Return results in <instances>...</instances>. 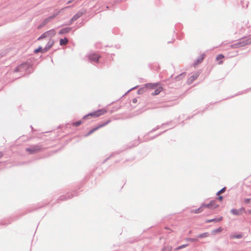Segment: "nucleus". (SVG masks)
Masks as SVG:
<instances>
[{
	"label": "nucleus",
	"mask_w": 251,
	"mask_h": 251,
	"mask_svg": "<svg viewBox=\"0 0 251 251\" xmlns=\"http://www.w3.org/2000/svg\"><path fill=\"white\" fill-rule=\"evenodd\" d=\"M205 56V54L202 53L200 56H199L194 62V66H196V65H198L199 64L201 63L203 60L204 59Z\"/></svg>",
	"instance_id": "10"
},
{
	"label": "nucleus",
	"mask_w": 251,
	"mask_h": 251,
	"mask_svg": "<svg viewBox=\"0 0 251 251\" xmlns=\"http://www.w3.org/2000/svg\"><path fill=\"white\" fill-rule=\"evenodd\" d=\"M230 212L234 215H236V216H238V215H241V213L239 211V209H232L231 210H230Z\"/></svg>",
	"instance_id": "18"
},
{
	"label": "nucleus",
	"mask_w": 251,
	"mask_h": 251,
	"mask_svg": "<svg viewBox=\"0 0 251 251\" xmlns=\"http://www.w3.org/2000/svg\"><path fill=\"white\" fill-rule=\"evenodd\" d=\"M74 0H69L67 2V4H69L70 3H71Z\"/></svg>",
	"instance_id": "41"
},
{
	"label": "nucleus",
	"mask_w": 251,
	"mask_h": 251,
	"mask_svg": "<svg viewBox=\"0 0 251 251\" xmlns=\"http://www.w3.org/2000/svg\"><path fill=\"white\" fill-rule=\"evenodd\" d=\"M216 201L215 200H212L210 201L209 203L207 204H202V206L205 208H210L212 206L214 207V208L218 207V205L216 204Z\"/></svg>",
	"instance_id": "8"
},
{
	"label": "nucleus",
	"mask_w": 251,
	"mask_h": 251,
	"mask_svg": "<svg viewBox=\"0 0 251 251\" xmlns=\"http://www.w3.org/2000/svg\"><path fill=\"white\" fill-rule=\"evenodd\" d=\"M109 122H110V120H108V121H107L105 122H103V123L100 124L99 125L97 126L96 127L93 128L91 130H90V131L88 133L87 135H89L91 134L92 133H93L94 131H95L96 130H98L100 128H101V127L106 126V125H107Z\"/></svg>",
	"instance_id": "7"
},
{
	"label": "nucleus",
	"mask_w": 251,
	"mask_h": 251,
	"mask_svg": "<svg viewBox=\"0 0 251 251\" xmlns=\"http://www.w3.org/2000/svg\"><path fill=\"white\" fill-rule=\"evenodd\" d=\"M53 32H54V30L53 29H51L50 30L44 32V33H43L38 38V40H39L42 39L43 38H45L46 37H49L50 35V32H53Z\"/></svg>",
	"instance_id": "11"
},
{
	"label": "nucleus",
	"mask_w": 251,
	"mask_h": 251,
	"mask_svg": "<svg viewBox=\"0 0 251 251\" xmlns=\"http://www.w3.org/2000/svg\"><path fill=\"white\" fill-rule=\"evenodd\" d=\"M41 149V146L39 145H32L29 148H26L25 150L27 152L30 154L35 153L39 151Z\"/></svg>",
	"instance_id": "3"
},
{
	"label": "nucleus",
	"mask_w": 251,
	"mask_h": 251,
	"mask_svg": "<svg viewBox=\"0 0 251 251\" xmlns=\"http://www.w3.org/2000/svg\"><path fill=\"white\" fill-rule=\"evenodd\" d=\"M29 67V65L27 63H24L19 66L15 68L14 72H26L27 69Z\"/></svg>",
	"instance_id": "4"
},
{
	"label": "nucleus",
	"mask_w": 251,
	"mask_h": 251,
	"mask_svg": "<svg viewBox=\"0 0 251 251\" xmlns=\"http://www.w3.org/2000/svg\"><path fill=\"white\" fill-rule=\"evenodd\" d=\"M223 199V196H219V197L217 198V199H218V200H220V201H222Z\"/></svg>",
	"instance_id": "38"
},
{
	"label": "nucleus",
	"mask_w": 251,
	"mask_h": 251,
	"mask_svg": "<svg viewBox=\"0 0 251 251\" xmlns=\"http://www.w3.org/2000/svg\"><path fill=\"white\" fill-rule=\"evenodd\" d=\"M251 44V37L243 38L231 45V48H239Z\"/></svg>",
	"instance_id": "1"
},
{
	"label": "nucleus",
	"mask_w": 251,
	"mask_h": 251,
	"mask_svg": "<svg viewBox=\"0 0 251 251\" xmlns=\"http://www.w3.org/2000/svg\"><path fill=\"white\" fill-rule=\"evenodd\" d=\"M81 123H82L81 121H78L74 123L73 125L75 126H78L79 125H80L81 124Z\"/></svg>",
	"instance_id": "28"
},
{
	"label": "nucleus",
	"mask_w": 251,
	"mask_h": 251,
	"mask_svg": "<svg viewBox=\"0 0 251 251\" xmlns=\"http://www.w3.org/2000/svg\"><path fill=\"white\" fill-rule=\"evenodd\" d=\"M239 209V211H240V212L241 213V214L243 213H245L246 212V210H245V208L244 207H241Z\"/></svg>",
	"instance_id": "32"
},
{
	"label": "nucleus",
	"mask_w": 251,
	"mask_h": 251,
	"mask_svg": "<svg viewBox=\"0 0 251 251\" xmlns=\"http://www.w3.org/2000/svg\"><path fill=\"white\" fill-rule=\"evenodd\" d=\"M73 197V195L72 194L68 193L65 196H60L59 200L60 201H64V200H67L68 199H70L71 198H72Z\"/></svg>",
	"instance_id": "15"
},
{
	"label": "nucleus",
	"mask_w": 251,
	"mask_h": 251,
	"mask_svg": "<svg viewBox=\"0 0 251 251\" xmlns=\"http://www.w3.org/2000/svg\"><path fill=\"white\" fill-rule=\"evenodd\" d=\"M2 156V154L1 152H0V158H1Z\"/></svg>",
	"instance_id": "43"
},
{
	"label": "nucleus",
	"mask_w": 251,
	"mask_h": 251,
	"mask_svg": "<svg viewBox=\"0 0 251 251\" xmlns=\"http://www.w3.org/2000/svg\"><path fill=\"white\" fill-rule=\"evenodd\" d=\"M198 76H199V75L197 74L193 75L190 76V77L189 78V81H190V83H192L195 80H196L198 78Z\"/></svg>",
	"instance_id": "20"
},
{
	"label": "nucleus",
	"mask_w": 251,
	"mask_h": 251,
	"mask_svg": "<svg viewBox=\"0 0 251 251\" xmlns=\"http://www.w3.org/2000/svg\"><path fill=\"white\" fill-rule=\"evenodd\" d=\"M68 43V39L65 37L63 39H61L60 40V45L61 46L65 45Z\"/></svg>",
	"instance_id": "19"
},
{
	"label": "nucleus",
	"mask_w": 251,
	"mask_h": 251,
	"mask_svg": "<svg viewBox=\"0 0 251 251\" xmlns=\"http://www.w3.org/2000/svg\"><path fill=\"white\" fill-rule=\"evenodd\" d=\"M244 202L246 204H248L251 202V198H246L244 199Z\"/></svg>",
	"instance_id": "31"
},
{
	"label": "nucleus",
	"mask_w": 251,
	"mask_h": 251,
	"mask_svg": "<svg viewBox=\"0 0 251 251\" xmlns=\"http://www.w3.org/2000/svg\"><path fill=\"white\" fill-rule=\"evenodd\" d=\"M188 246V244H184V245H180L179 246H178V247H177L176 248V250H180L181 249H183L186 247H187Z\"/></svg>",
	"instance_id": "27"
},
{
	"label": "nucleus",
	"mask_w": 251,
	"mask_h": 251,
	"mask_svg": "<svg viewBox=\"0 0 251 251\" xmlns=\"http://www.w3.org/2000/svg\"><path fill=\"white\" fill-rule=\"evenodd\" d=\"M185 75V73H182L181 74L178 75L175 77V79L176 81H178L181 79L182 77H183Z\"/></svg>",
	"instance_id": "23"
},
{
	"label": "nucleus",
	"mask_w": 251,
	"mask_h": 251,
	"mask_svg": "<svg viewBox=\"0 0 251 251\" xmlns=\"http://www.w3.org/2000/svg\"><path fill=\"white\" fill-rule=\"evenodd\" d=\"M174 40H175V39H173V41H170H170H169V42H168V43H170L173 42Z\"/></svg>",
	"instance_id": "42"
},
{
	"label": "nucleus",
	"mask_w": 251,
	"mask_h": 251,
	"mask_svg": "<svg viewBox=\"0 0 251 251\" xmlns=\"http://www.w3.org/2000/svg\"><path fill=\"white\" fill-rule=\"evenodd\" d=\"M172 248L170 247H164L163 248L162 251H171Z\"/></svg>",
	"instance_id": "29"
},
{
	"label": "nucleus",
	"mask_w": 251,
	"mask_h": 251,
	"mask_svg": "<svg viewBox=\"0 0 251 251\" xmlns=\"http://www.w3.org/2000/svg\"><path fill=\"white\" fill-rule=\"evenodd\" d=\"M202 208H203V207L202 206V205H201V207H200L199 208H198L197 209L191 210V212L196 213V214L200 213L202 212Z\"/></svg>",
	"instance_id": "17"
},
{
	"label": "nucleus",
	"mask_w": 251,
	"mask_h": 251,
	"mask_svg": "<svg viewBox=\"0 0 251 251\" xmlns=\"http://www.w3.org/2000/svg\"><path fill=\"white\" fill-rule=\"evenodd\" d=\"M86 13L85 10L78 11L74 16L72 18V21H76L79 18L81 17L84 14Z\"/></svg>",
	"instance_id": "9"
},
{
	"label": "nucleus",
	"mask_w": 251,
	"mask_h": 251,
	"mask_svg": "<svg viewBox=\"0 0 251 251\" xmlns=\"http://www.w3.org/2000/svg\"><path fill=\"white\" fill-rule=\"evenodd\" d=\"M53 41H49L45 47L43 48V52H45L48 51L53 46Z\"/></svg>",
	"instance_id": "12"
},
{
	"label": "nucleus",
	"mask_w": 251,
	"mask_h": 251,
	"mask_svg": "<svg viewBox=\"0 0 251 251\" xmlns=\"http://www.w3.org/2000/svg\"><path fill=\"white\" fill-rule=\"evenodd\" d=\"M75 21H72V19L70 20L69 23L68 24V25H70L72 24L73 22Z\"/></svg>",
	"instance_id": "40"
},
{
	"label": "nucleus",
	"mask_w": 251,
	"mask_h": 251,
	"mask_svg": "<svg viewBox=\"0 0 251 251\" xmlns=\"http://www.w3.org/2000/svg\"><path fill=\"white\" fill-rule=\"evenodd\" d=\"M88 57L91 62L97 63L98 62L100 56L98 54L92 53L89 54Z\"/></svg>",
	"instance_id": "6"
},
{
	"label": "nucleus",
	"mask_w": 251,
	"mask_h": 251,
	"mask_svg": "<svg viewBox=\"0 0 251 251\" xmlns=\"http://www.w3.org/2000/svg\"><path fill=\"white\" fill-rule=\"evenodd\" d=\"M43 50H44L42 48V47H39L37 49H36L34 50V52L35 53L39 52L44 53Z\"/></svg>",
	"instance_id": "25"
},
{
	"label": "nucleus",
	"mask_w": 251,
	"mask_h": 251,
	"mask_svg": "<svg viewBox=\"0 0 251 251\" xmlns=\"http://www.w3.org/2000/svg\"><path fill=\"white\" fill-rule=\"evenodd\" d=\"M161 91L162 88L159 87L156 89L153 92H152L151 93V95L153 96L158 95L161 92Z\"/></svg>",
	"instance_id": "21"
},
{
	"label": "nucleus",
	"mask_w": 251,
	"mask_h": 251,
	"mask_svg": "<svg viewBox=\"0 0 251 251\" xmlns=\"http://www.w3.org/2000/svg\"><path fill=\"white\" fill-rule=\"evenodd\" d=\"M209 235L210 234L208 232H204L202 234H199V235L197 236V237L199 238H203L208 237Z\"/></svg>",
	"instance_id": "22"
},
{
	"label": "nucleus",
	"mask_w": 251,
	"mask_h": 251,
	"mask_svg": "<svg viewBox=\"0 0 251 251\" xmlns=\"http://www.w3.org/2000/svg\"><path fill=\"white\" fill-rule=\"evenodd\" d=\"M223 217H220L218 218H214V219H210V220H207L205 221V223H210V222H215V223H217V222H219L220 221H221L222 220H223Z\"/></svg>",
	"instance_id": "13"
},
{
	"label": "nucleus",
	"mask_w": 251,
	"mask_h": 251,
	"mask_svg": "<svg viewBox=\"0 0 251 251\" xmlns=\"http://www.w3.org/2000/svg\"><path fill=\"white\" fill-rule=\"evenodd\" d=\"M71 6H66L65 7V8H70L71 7Z\"/></svg>",
	"instance_id": "46"
},
{
	"label": "nucleus",
	"mask_w": 251,
	"mask_h": 251,
	"mask_svg": "<svg viewBox=\"0 0 251 251\" xmlns=\"http://www.w3.org/2000/svg\"><path fill=\"white\" fill-rule=\"evenodd\" d=\"M72 30V27H65L64 28L61 29L59 32V34H66L68 32H69Z\"/></svg>",
	"instance_id": "14"
},
{
	"label": "nucleus",
	"mask_w": 251,
	"mask_h": 251,
	"mask_svg": "<svg viewBox=\"0 0 251 251\" xmlns=\"http://www.w3.org/2000/svg\"><path fill=\"white\" fill-rule=\"evenodd\" d=\"M224 57V56L223 54H218L216 57V59L217 60H218L223 59Z\"/></svg>",
	"instance_id": "30"
},
{
	"label": "nucleus",
	"mask_w": 251,
	"mask_h": 251,
	"mask_svg": "<svg viewBox=\"0 0 251 251\" xmlns=\"http://www.w3.org/2000/svg\"><path fill=\"white\" fill-rule=\"evenodd\" d=\"M137 102V100L136 98H134L132 100V102L133 103H136Z\"/></svg>",
	"instance_id": "37"
},
{
	"label": "nucleus",
	"mask_w": 251,
	"mask_h": 251,
	"mask_svg": "<svg viewBox=\"0 0 251 251\" xmlns=\"http://www.w3.org/2000/svg\"><path fill=\"white\" fill-rule=\"evenodd\" d=\"M222 63V61L219 62V64H221Z\"/></svg>",
	"instance_id": "47"
},
{
	"label": "nucleus",
	"mask_w": 251,
	"mask_h": 251,
	"mask_svg": "<svg viewBox=\"0 0 251 251\" xmlns=\"http://www.w3.org/2000/svg\"><path fill=\"white\" fill-rule=\"evenodd\" d=\"M159 128V126H156V127H155L154 128H153L151 131V132H153L156 130H157Z\"/></svg>",
	"instance_id": "34"
},
{
	"label": "nucleus",
	"mask_w": 251,
	"mask_h": 251,
	"mask_svg": "<svg viewBox=\"0 0 251 251\" xmlns=\"http://www.w3.org/2000/svg\"><path fill=\"white\" fill-rule=\"evenodd\" d=\"M158 83H147L145 85H146V88H149V89H154L156 87Z\"/></svg>",
	"instance_id": "16"
},
{
	"label": "nucleus",
	"mask_w": 251,
	"mask_h": 251,
	"mask_svg": "<svg viewBox=\"0 0 251 251\" xmlns=\"http://www.w3.org/2000/svg\"><path fill=\"white\" fill-rule=\"evenodd\" d=\"M190 240L192 242H195V241H198V239L197 238H190Z\"/></svg>",
	"instance_id": "35"
},
{
	"label": "nucleus",
	"mask_w": 251,
	"mask_h": 251,
	"mask_svg": "<svg viewBox=\"0 0 251 251\" xmlns=\"http://www.w3.org/2000/svg\"><path fill=\"white\" fill-rule=\"evenodd\" d=\"M136 87H133L132 88L130 89L129 91H130V90H132V89H135Z\"/></svg>",
	"instance_id": "45"
},
{
	"label": "nucleus",
	"mask_w": 251,
	"mask_h": 251,
	"mask_svg": "<svg viewBox=\"0 0 251 251\" xmlns=\"http://www.w3.org/2000/svg\"><path fill=\"white\" fill-rule=\"evenodd\" d=\"M242 237V235L240 234H236L234 236V238H237V239H240Z\"/></svg>",
	"instance_id": "33"
},
{
	"label": "nucleus",
	"mask_w": 251,
	"mask_h": 251,
	"mask_svg": "<svg viewBox=\"0 0 251 251\" xmlns=\"http://www.w3.org/2000/svg\"><path fill=\"white\" fill-rule=\"evenodd\" d=\"M55 34V31L54 30L53 33V32H50V36L51 37L54 36Z\"/></svg>",
	"instance_id": "36"
},
{
	"label": "nucleus",
	"mask_w": 251,
	"mask_h": 251,
	"mask_svg": "<svg viewBox=\"0 0 251 251\" xmlns=\"http://www.w3.org/2000/svg\"><path fill=\"white\" fill-rule=\"evenodd\" d=\"M57 14H53L50 17L46 18L39 25L38 28H42L44 26L50 22L51 20L55 18Z\"/></svg>",
	"instance_id": "5"
},
{
	"label": "nucleus",
	"mask_w": 251,
	"mask_h": 251,
	"mask_svg": "<svg viewBox=\"0 0 251 251\" xmlns=\"http://www.w3.org/2000/svg\"><path fill=\"white\" fill-rule=\"evenodd\" d=\"M223 230V228L221 227H220L217 229H215L212 230V234H216L217 233L221 232Z\"/></svg>",
	"instance_id": "24"
},
{
	"label": "nucleus",
	"mask_w": 251,
	"mask_h": 251,
	"mask_svg": "<svg viewBox=\"0 0 251 251\" xmlns=\"http://www.w3.org/2000/svg\"><path fill=\"white\" fill-rule=\"evenodd\" d=\"M144 89H145L144 88H142L140 89L138 91H139V92H142L144 91Z\"/></svg>",
	"instance_id": "39"
},
{
	"label": "nucleus",
	"mask_w": 251,
	"mask_h": 251,
	"mask_svg": "<svg viewBox=\"0 0 251 251\" xmlns=\"http://www.w3.org/2000/svg\"><path fill=\"white\" fill-rule=\"evenodd\" d=\"M248 212H249L250 214H251V210H248Z\"/></svg>",
	"instance_id": "44"
},
{
	"label": "nucleus",
	"mask_w": 251,
	"mask_h": 251,
	"mask_svg": "<svg viewBox=\"0 0 251 251\" xmlns=\"http://www.w3.org/2000/svg\"><path fill=\"white\" fill-rule=\"evenodd\" d=\"M226 187H223L222 189H221L220 191H219L217 193L216 195L217 196H219L220 194H222V193H224L226 191Z\"/></svg>",
	"instance_id": "26"
},
{
	"label": "nucleus",
	"mask_w": 251,
	"mask_h": 251,
	"mask_svg": "<svg viewBox=\"0 0 251 251\" xmlns=\"http://www.w3.org/2000/svg\"><path fill=\"white\" fill-rule=\"evenodd\" d=\"M106 112V110L105 109H99V110H98L97 111H96L94 112L89 113L88 114L84 116L83 117V118L84 119H86L90 116L91 117H98L100 116H101V115L104 114Z\"/></svg>",
	"instance_id": "2"
}]
</instances>
